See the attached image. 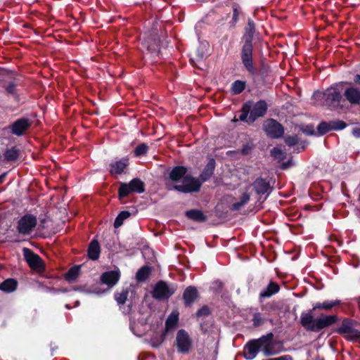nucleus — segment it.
<instances>
[{
	"mask_svg": "<svg viewBox=\"0 0 360 360\" xmlns=\"http://www.w3.org/2000/svg\"><path fill=\"white\" fill-rule=\"evenodd\" d=\"M273 338L274 334L269 333L258 339L250 340L244 347V357L247 360H252L256 357L259 352H262L266 356L278 354L279 350L275 348Z\"/></svg>",
	"mask_w": 360,
	"mask_h": 360,
	"instance_id": "obj_1",
	"label": "nucleus"
},
{
	"mask_svg": "<svg viewBox=\"0 0 360 360\" xmlns=\"http://www.w3.org/2000/svg\"><path fill=\"white\" fill-rule=\"evenodd\" d=\"M187 168L183 166L174 167L169 173V179L174 182H181L173 188L181 193H193L200 190L201 182L190 175H187Z\"/></svg>",
	"mask_w": 360,
	"mask_h": 360,
	"instance_id": "obj_2",
	"label": "nucleus"
},
{
	"mask_svg": "<svg viewBox=\"0 0 360 360\" xmlns=\"http://www.w3.org/2000/svg\"><path fill=\"white\" fill-rule=\"evenodd\" d=\"M338 320L337 316L325 315L314 319L311 313H302L300 323L309 331L319 332L322 329L331 326Z\"/></svg>",
	"mask_w": 360,
	"mask_h": 360,
	"instance_id": "obj_3",
	"label": "nucleus"
},
{
	"mask_svg": "<svg viewBox=\"0 0 360 360\" xmlns=\"http://www.w3.org/2000/svg\"><path fill=\"white\" fill-rule=\"evenodd\" d=\"M343 87L341 83L335 84L326 89L324 91H317L314 93L315 98H322L326 105L333 108H342L341 101H343L342 97Z\"/></svg>",
	"mask_w": 360,
	"mask_h": 360,
	"instance_id": "obj_4",
	"label": "nucleus"
},
{
	"mask_svg": "<svg viewBox=\"0 0 360 360\" xmlns=\"http://www.w3.org/2000/svg\"><path fill=\"white\" fill-rule=\"evenodd\" d=\"M37 224V217L32 214H27L20 217L15 226L17 235L13 241L25 240L34 231Z\"/></svg>",
	"mask_w": 360,
	"mask_h": 360,
	"instance_id": "obj_5",
	"label": "nucleus"
},
{
	"mask_svg": "<svg viewBox=\"0 0 360 360\" xmlns=\"http://www.w3.org/2000/svg\"><path fill=\"white\" fill-rule=\"evenodd\" d=\"M176 290L175 284L160 281L154 285L151 294L152 297L158 301L167 300L175 292Z\"/></svg>",
	"mask_w": 360,
	"mask_h": 360,
	"instance_id": "obj_6",
	"label": "nucleus"
},
{
	"mask_svg": "<svg viewBox=\"0 0 360 360\" xmlns=\"http://www.w3.org/2000/svg\"><path fill=\"white\" fill-rule=\"evenodd\" d=\"M174 346L176 347L178 353L186 354L190 352L193 346V340L188 332L184 329L178 330L176 335Z\"/></svg>",
	"mask_w": 360,
	"mask_h": 360,
	"instance_id": "obj_7",
	"label": "nucleus"
},
{
	"mask_svg": "<svg viewBox=\"0 0 360 360\" xmlns=\"http://www.w3.org/2000/svg\"><path fill=\"white\" fill-rule=\"evenodd\" d=\"M144 190V183L139 179H134L128 184H121L119 188V198H123L131 193H141Z\"/></svg>",
	"mask_w": 360,
	"mask_h": 360,
	"instance_id": "obj_8",
	"label": "nucleus"
},
{
	"mask_svg": "<svg viewBox=\"0 0 360 360\" xmlns=\"http://www.w3.org/2000/svg\"><path fill=\"white\" fill-rule=\"evenodd\" d=\"M252 44L250 42H245L241 51V60L245 68L251 73L255 72V68L252 62Z\"/></svg>",
	"mask_w": 360,
	"mask_h": 360,
	"instance_id": "obj_9",
	"label": "nucleus"
},
{
	"mask_svg": "<svg viewBox=\"0 0 360 360\" xmlns=\"http://www.w3.org/2000/svg\"><path fill=\"white\" fill-rule=\"evenodd\" d=\"M336 332L349 340H356L360 338V333L353 328L349 319H345L341 326L336 329Z\"/></svg>",
	"mask_w": 360,
	"mask_h": 360,
	"instance_id": "obj_10",
	"label": "nucleus"
},
{
	"mask_svg": "<svg viewBox=\"0 0 360 360\" xmlns=\"http://www.w3.org/2000/svg\"><path fill=\"white\" fill-rule=\"evenodd\" d=\"M22 252L26 262L32 269L38 271L44 269L43 261L39 256L27 248L22 249Z\"/></svg>",
	"mask_w": 360,
	"mask_h": 360,
	"instance_id": "obj_11",
	"label": "nucleus"
},
{
	"mask_svg": "<svg viewBox=\"0 0 360 360\" xmlns=\"http://www.w3.org/2000/svg\"><path fill=\"white\" fill-rule=\"evenodd\" d=\"M250 104V115H249L250 122H253L258 117H263L267 110V104L264 101H259L255 103L248 102Z\"/></svg>",
	"mask_w": 360,
	"mask_h": 360,
	"instance_id": "obj_12",
	"label": "nucleus"
},
{
	"mask_svg": "<svg viewBox=\"0 0 360 360\" xmlns=\"http://www.w3.org/2000/svg\"><path fill=\"white\" fill-rule=\"evenodd\" d=\"M264 129L272 138H279L283 134V127L274 120H267L264 125Z\"/></svg>",
	"mask_w": 360,
	"mask_h": 360,
	"instance_id": "obj_13",
	"label": "nucleus"
},
{
	"mask_svg": "<svg viewBox=\"0 0 360 360\" xmlns=\"http://www.w3.org/2000/svg\"><path fill=\"white\" fill-rule=\"evenodd\" d=\"M31 122L27 118H21L15 121L10 127L12 134L16 136H22L29 129Z\"/></svg>",
	"mask_w": 360,
	"mask_h": 360,
	"instance_id": "obj_14",
	"label": "nucleus"
},
{
	"mask_svg": "<svg viewBox=\"0 0 360 360\" xmlns=\"http://www.w3.org/2000/svg\"><path fill=\"white\" fill-rule=\"evenodd\" d=\"M120 278V271L119 269L109 271L101 275V280L103 283L112 288L117 284Z\"/></svg>",
	"mask_w": 360,
	"mask_h": 360,
	"instance_id": "obj_15",
	"label": "nucleus"
},
{
	"mask_svg": "<svg viewBox=\"0 0 360 360\" xmlns=\"http://www.w3.org/2000/svg\"><path fill=\"white\" fill-rule=\"evenodd\" d=\"M129 165V160L127 158H122L120 160L112 162L110 165V172L111 174H120Z\"/></svg>",
	"mask_w": 360,
	"mask_h": 360,
	"instance_id": "obj_16",
	"label": "nucleus"
},
{
	"mask_svg": "<svg viewBox=\"0 0 360 360\" xmlns=\"http://www.w3.org/2000/svg\"><path fill=\"white\" fill-rule=\"evenodd\" d=\"M344 95L351 104H359L360 103V91L356 88L347 89Z\"/></svg>",
	"mask_w": 360,
	"mask_h": 360,
	"instance_id": "obj_17",
	"label": "nucleus"
},
{
	"mask_svg": "<svg viewBox=\"0 0 360 360\" xmlns=\"http://www.w3.org/2000/svg\"><path fill=\"white\" fill-rule=\"evenodd\" d=\"M253 187L257 194L269 193L271 191L269 183L264 179H257L253 183Z\"/></svg>",
	"mask_w": 360,
	"mask_h": 360,
	"instance_id": "obj_18",
	"label": "nucleus"
},
{
	"mask_svg": "<svg viewBox=\"0 0 360 360\" xmlns=\"http://www.w3.org/2000/svg\"><path fill=\"white\" fill-rule=\"evenodd\" d=\"M214 168H215V160L212 158L208 161V162L206 165L205 167L204 168L203 171L200 174V182L202 183V182H204V181L208 180L213 174Z\"/></svg>",
	"mask_w": 360,
	"mask_h": 360,
	"instance_id": "obj_19",
	"label": "nucleus"
},
{
	"mask_svg": "<svg viewBox=\"0 0 360 360\" xmlns=\"http://www.w3.org/2000/svg\"><path fill=\"white\" fill-rule=\"evenodd\" d=\"M198 297L197 289L193 286L188 287L184 292L183 298L186 305L191 304Z\"/></svg>",
	"mask_w": 360,
	"mask_h": 360,
	"instance_id": "obj_20",
	"label": "nucleus"
},
{
	"mask_svg": "<svg viewBox=\"0 0 360 360\" xmlns=\"http://www.w3.org/2000/svg\"><path fill=\"white\" fill-rule=\"evenodd\" d=\"M178 321L179 312L177 311H173L166 320L165 334L169 330L175 328L177 326Z\"/></svg>",
	"mask_w": 360,
	"mask_h": 360,
	"instance_id": "obj_21",
	"label": "nucleus"
},
{
	"mask_svg": "<svg viewBox=\"0 0 360 360\" xmlns=\"http://www.w3.org/2000/svg\"><path fill=\"white\" fill-rule=\"evenodd\" d=\"M341 304V301L338 300H326L323 302H316L314 304L313 310L316 309H324L330 310L333 307L338 306Z\"/></svg>",
	"mask_w": 360,
	"mask_h": 360,
	"instance_id": "obj_22",
	"label": "nucleus"
},
{
	"mask_svg": "<svg viewBox=\"0 0 360 360\" xmlns=\"http://www.w3.org/2000/svg\"><path fill=\"white\" fill-rule=\"evenodd\" d=\"M100 255V246L96 240H93L88 248V256L92 260H96Z\"/></svg>",
	"mask_w": 360,
	"mask_h": 360,
	"instance_id": "obj_23",
	"label": "nucleus"
},
{
	"mask_svg": "<svg viewBox=\"0 0 360 360\" xmlns=\"http://www.w3.org/2000/svg\"><path fill=\"white\" fill-rule=\"evenodd\" d=\"M279 285L274 283L271 282L268 286L261 291L259 295L262 298L269 297L279 291Z\"/></svg>",
	"mask_w": 360,
	"mask_h": 360,
	"instance_id": "obj_24",
	"label": "nucleus"
},
{
	"mask_svg": "<svg viewBox=\"0 0 360 360\" xmlns=\"http://www.w3.org/2000/svg\"><path fill=\"white\" fill-rule=\"evenodd\" d=\"M17 288V282L12 278H8L2 283H0V290L5 292H12Z\"/></svg>",
	"mask_w": 360,
	"mask_h": 360,
	"instance_id": "obj_25",
	"label": "nucleus"
},
{
	"mask_svg": "<svg viewBox=\"0 0 360 360\" xmlns=\"http://www.w3.org/2000/svg\"><path fill=\"white\" fill-rule=\"evenodd\" d=\"M255 23L251 19H248V25L245 27V33L244 35L245 42L252 43L253 35L255 33Z\"/></svg>",
	"mask_w": 360,
	"mask_h": 360,
	"instance_id": "obj_26",
	"label": "nucleus"
},
{
	"mask_svg": "<svg viewBox=\"0 0 360 360\" xmlns=\"http://www.w3.org/2000/svg\"><path fill=\"white\" fill-rule=\"evenodd\" d=\"M186 214L189 219L196 221H205L207 219L201 211L197 210H188Z\"/></svg>",
	"mask_w": 360,
	"mask_h": 360,
	"instance_id": "obj_27",
	"label": "nucleus"
},
{
	"mask_svg": "<svg viewBox=\"0 0 360 360\" xmlns=\"http://www.w3.org/2000/svg\"><path fill=\"white\" fill-rule=\"evenodd\" d=\"M250 198V195L248 192H245L242 194L240 199L238 202H235L232 205L231 209L233 210H238L245 205H246Z\"/></svg>",
	"mask_w": 360,
	"mask_h": 360,
	"instance_id": "obj_28",
	"label": "nucleus"
},
{
	"mask_svg": "<svg viewBox=\"0 0 360 360\" xmlns=\"http://www.w3.org/2000/svg\"><path fill=\"white\" fill-rule=\"evenodd\" d=\"M250 198V195L248 192H245L242 194L240 199L238 202H235L232 205L231 209L233 210H238L245 205H246Z\"/></svg>",
	"mask_w": 360,
	"mask_h": 360,
	"instance_id": "obj_29",
	"label": "nucleus"
},
{
	"mask_svg": "<svg viewBox=\"0 0 360 360\" xmlns=\"http://www.w3.org/2000/svg\"><path fill=\"white\" fill-rule=\"evenodd\" d=\"M19 156V150L15 148L7 149L4 153V158L8 161H14Z\"/></svg>",
	"mask_w": 360,
	"mask_h": 360,
	"instance_id": "obj_30",
	"label": "nucleus"
},
{
	"mask_svg": "<svg viewBox=\"0 0 360 360\" xmlns=\"http://www.w3.org/2000/svg\"><path fill=\"white\" fill-rule=\"evenodd\" d=\"M150 273V270L149 267L143 266L136 273V279L139 281H143L148 277Z\"/></svg>",
	"mask_w": 360,
	"mask_h": 360,
	"instance_id": "obj_31",
	"label": "nucleus"
},
{
	"mask_svg": "<svg viewBox=\"0 0 360 360\" xmlns=\"http://www.w3.org/2000/svg\"><path fill=\"white\" fill-rule=\"evenodd\" d=\"M130 216V213L128 211H122L121 212L118 216L116 217L114 226L115 228H118L122 225L124 221L127 219Z\"/></svg>",
	"mask_w": 360,
	"mask_h": 360,
	"instance_id": "obj_32",
	"label": "nucleus"
},
{
	"mask_svg": "<svg viewBox=\"0 0 360 360\" xmlns=\"http://www.w3.org/2000/svg\"><path fill=\"white\" fill-rule=\"evenodd\" d=\"M250 103H245L241 113L239 116V120L240 121L243 122H250L249 120V115H250Z\"/></svg>",
	"mask_w": 360,
	"mask_h": 360,
	"instance_id": "obj_33",
	"label": "nucleus"
},
{
	"mask_svg": "<svg viewBox=\"0 0 360 360\" xmlns=\"http://www.w3.org/2000/svg\"><path fill=\"white\" fill-rule=\"evenodd\" d=\"M80 269L79 266L72 267L65 275V278L68 281L75 280L79 274Z\"/></svg>",
	"mask_w": 360,
	"mask_h": 360,
	"instance_id": "obj_34",
	"label": "nucleus"
},
{
	"mask_svg": "<svg viewBox=\"0 0 360 360\" xmlns=\"http://www.w3.org/2000/svg\"><path fill=\"white\" fill-rule=\"evenodd\" d=\"M245 89V83L240 80L234 82L231 86V91L235 94L241 93Z\"/></svg>",
	"mask_w": 360,
	"mask_h": 360,
	"instance_id": "obj_35",
	"label": "nucleus"
},
{
	"mask_svg": "<svg viewBox=\"0 0 360 360\" xmlns=\"http://www.w3.org/2000/svg\"><path fill=\"white\" fill-rule=\"evenodd\" d=\"M271 155L278 160H283L285 158V153L279 148H274L271 151Z\"/></svg>",
	"mask_w": 360,
	"mask_h": 360,
	"instance_id": "obj_36",
	"label": "nucleus"
},
{
	"mask_svg": "<svg viewBox=\"0 0 360 360\" xmlns=\"http://www.w3.org/2000/svg\"><path fill=\"white\" fill-rule=\"evenodd\" d=\"M317 129L319 134L321 135L326 134L329 131L332 130L330 127V122L328 123L324 122L320 123L317 127Z\"/></svg>",
	"mask_w": 360,
	"mask_h": 360,
	"instance_id": "obj_37",
	"label": "nucleus"
},
{
	"mask_svg": "<svg viewBox=\"0 0 360 360\" xmlns=\"http://www.w3.org/2000/svg\"><path fill=\"white\" fill-rule=\"evenodd\" d=\"M148 150V146L146 143H141L136 146L134 150L136 156L139 157L145 155Z\"/></svg>",
	"mask_w": 360,
	"mask_h": 360,
	"instance_id": "obj_38",
	"label": "nucleus"
},
{
	"mask_svg": "<svg viewBox=\"0 0 360 360\" xmlns=\"http://www.w3.org/2000/svg\"><path fill=\"white\" fill-rule=\"evenodd\" d=\"M253 325L258 327L264 323V319L260 313H255L252 318Z\"/></svg>",
	"mask_w": 360,
	"mask_h": 360,
	"instance_id": "obj_39",
	"label": "nucleus"
},
{
	"mask_svg": "<svg viewBox=\"0 0 360 360\" xmlns=\"http://www.w3.org/2000/svg\"><path fill=\"white\" fill-rule=\"evenodd\" d=\"M165 334L163 333L158 338H153L150 340V345L153 347L158 348L165 340Z\"/></svg>",
	"mask_w": 360,
	"mask_h": 360,
	"instance_id": "obj_40",
	"label": "nucleus"
},
{
	"mask_svg": "<svg viewBox=\"0 0 360 360\" xmlns=\"http://www.w3.org/2000/svg\"><path fill=\"white\" fill-rule=\"evenodd\" d=\"M128 292L127 291H122L120 293H117L115 295V300L119 304H123L127 298Z\"/></svg>",
	"mask_w": 360,
	"mask_h": 360,
	"instance_id": "obj_41",
	"label": "nucleus"
},
{
	"mask_svg": "<svg viewBox=\"0 0 360 360\" xmlns=\"http://www.w3.org/2000/svg\"><path fill=\"white\" fill-rule=\"evenodd\" d=\"M238 16H239V11L238 9V6L236 5H235V6H233V8L232 19L229 22L231 26L234 27L236 25V24L238 21Z\"/></svg>",
	"mask_w": 360,
	"mask_h": 360,
	"instance_id": "obj_42",
	"label": "nucleus"
},
{
	"mask_svg": "<svg viewBox=\"0 0 360 360\" xmlns=\"http://www.w3.org/2000/svg\"><path fill=\"white\" fill-rule=\"evenodd\" d=\"M330 127L332 130H341L345 128L346 124L343 121H333L330 122Z\"/></svg>",
	"mask_w": 360,
	"mask_h": 360,
	"instance_id": "obj_43",
	"label": "nucleus"
},
{
	"mask_svg": "<svg viewBox=\"0 0 360 360\" xmlns=\"http://www.w3.org/2000/svg\"><path fill=\"white\" fill-rule=\"evenodd\" d=\"M285 143L289 146H293L298 143V138L297 136H287L285 139Z\"/></svg>",
	"mask_w": 360,
	"mask_h": 360,
	"instance_id": "obj_44",
	"label": "nucleus"
},
{
	"mask_svg": "<svg viewBox=\"0 0 360 360\" xmlns=\"http://www.w3.org/2000/svg\"><path fill=\"white\" fill-rule=\"evenodd\" d=\"M209 314H210L209 308L206 306H204L198 310V311L196 312V316L198 317H201V316H207Z\"/></svg>",
	"mask_w": 360,
	"mask_h": 360,
	"instance_id": "obj_45",
	"label": "nucleus"
},
{
	"mask_svg": "<svg viewBox=\"0 0 360 360\" xmlns=\"http://www.w3.org/2000/svg\"><path fill=\"white\" fill-rule=\"evenodd\" d=\"M15 85L13 82H11L7 85L6 90L8 94H13L15 91Z\"/></svg>",
	"mask_w": 360,
	"mask_h": 360,
	"instance_id": "obj_46",
	"label": "nucleus"
},
{
	"mask_svg": "<svg viewBox=\"0 0 360 360\" xmlns=\"http://www.w3.org/2000/svg\"><path fill=\"white\" fill-rule=\"evenodd\" d=\"M302 131L307 135H313L314 134L313 127L309 126H307L305 128H304Z\"/></svg>",
	"mask_w": 360,
	"mask_h": 360,
	"instance_id": "obj_47",
	"label": "nucleus"
},
{
	"mask_svg": "<svg viewBox=\"0 0 360 360\" xmlns=\"http://www.w3.org/2000/svg\"><path fill=\"white\" fill-rule=\"evenodd\" d=\"M266 360H292V359L289 355H283L276 358L268 359Z\"/></svg>",
	"mask_w": 360,
	"mask_h": 360,
	"instance_id": "obj_48",
	"label": "nucleus"
},
{
	"mask_svg": "<svg viewBox=\"0 0 360 360\" xmlns=\"http://www.w3.org/2000/svg\"><path fill=\"white\" fill-rule=\"evenodd\" d=\"M352 134L356 138H360V126L353 129Z\"/></svg>",
	"mask_w": 360,
	"mask_h": 360,
	"instance_id": "obj_49",
	"label": "nucleus"
},
{
	"mask_svg": "<svg viewBox=\"0 0 360 360\" xmlns=\"http://www.w3.org/2000/svg\"><path fill=\"white\" fill-rule=\"evenodd\" d=\"M355 82L360 84V75H356L354 79Z\"/></svg>",
	"mask_w": 360,
	"mask_h": 360,
	"instance_id": "obj_50",
	"label": "nucleus"
},
{
	"mask_svg": "<svg viewBox=\"0 0 360 360\" xmlns=\"http://www.w3.org/2000/svg\"><path fill=\"white\" fill-rule=\"evenodd\" d=\"M242 153H243V154H247V153H248V151H247V150H246L245 148H243V150H242Z\"/></svg>",
	"mask_w": 360,
	"mask_h": 360,
	"instance_id": "obj_51",
	"label": "nucleus"
},
{
	"mask_svg": "<svg viewBox=\"0 0 360 360\" xmlns=\"http://www.w3.org/2000/svg\"><path fill=\"white\" fill-rule=\"evenodd\" d=\"M283 169H285V168H286V164H285V163H284V164L283 165Z\"/></svg>",
	"mask_w": 360,
	"mask_h": 360,
	"instance_id": "obj_52",
	"label": "nucleus"
}]
</instances>
